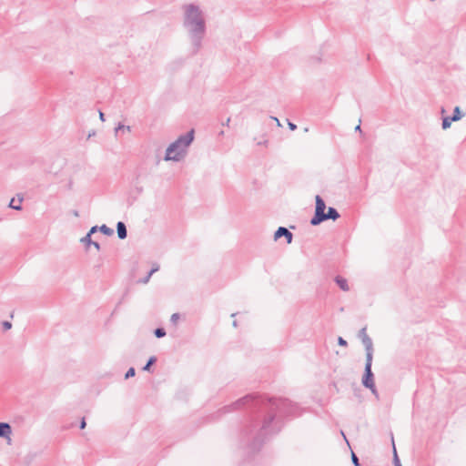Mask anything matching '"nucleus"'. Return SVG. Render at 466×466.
Wrapping results in <instances>:
<instances>
[{
  "instance_id": "obj_1",
  "label": "nucleus",
  "mask_w": 466,
  "mask_h": 466,
  "mask_svg": "<svg viewBox=\"0 0 466 466\" xmlns=\"http://www.w3.org/2000/svg\"><path fill=\"white\" fill-rule=\"evenodd\" d=\"M183 27L190 42L191 54H198L207 32L205 14L199 5L187 4L183 6Z\"/></svg>"
},
{
  "instance_id": "obj_2",
  "label": "nucleus",
  "mask_w": 466,
  "mask_h": 466,
  "mask_svg": "<svg viewBox=\"0 0 466 466\" xmlns=\"http://www.w3.org/2000/svg\"><path fill=\"white\" fill-rule=\"evenodd\" d=\"M194 140V130L181 135L177 140L172 142L167 148L164 157L165 161H180L185 157L187 148Z\"/></svg>"
},
{
  "instance_id": "obj_3",
  "label": "nucleus",
  "mask_w": 466,
  "mask_h": 466,
  "mask_svg": "<svg viewBox=\"0 0 466 466\" xmlns=\"http://www.w3.org/2000/svg\"><path fill=\"white\" fill-rule=\"evenodd\" d=\"M316 208H315V215L310 220V224L313 226H317L319 223H321V218H323L324 211L326 208V204L324 200L319 197V195L316 196Z\"/></svg>"
},
{
  "instance_id": "obj_4",
  "label": "nucleus",
  "mask_w": 466,
  "mask_h": 466,
  "mask_svg": "<svg viewBox=\"0 0 466 466\" xmlns=\"http://www.w3.org/2000/svg\"><path fill=\"white\" fill-rule=\"evenodd\" d=\"M372 360H366L365 370L362 378V384L366 388H372L374 380L373 373L371 371Z\"/></svg>"
},
{
  "instance_id": "obj_5",
  "label": "nucleus",
  "mask_w": 466,
  "mask_h": 466,
  "mask_svg": "<svg viewBox=\"0 0 466 466\" xmlns=\"http://www.w3.org/2000/svg\"><path fill=\"white\" fill-rule=\"evenodd\" d=\"M281 237L286 238L288 244H290L292 242V238H293L292 233L288 228H286L284 227H279L274 234L275 239H279Z\"/></svg>"
},
{
  "instance_id": "obj_6",
  "label": "nucleus",
  "mask_w": 466,
  "mask_h": 466,
  "mask_svg": "<svg viewBox=\"0 0 466 466\" xmlns=\"http://www.w3.org/2000/svg\"><path fill=\"white\" fill-rule=\"evenodd\" d=\"M12 428L7 422H0V438H5L11 442Z\"/></svg>"
},
{
  "instance_id": "obj_7",
  "label": "nucleus",
  "mask_w": 466,
  "mask_h": 466,
  "mask_svg": "<svg viewBox=\"0 0 466 466\" xmlns=\"http://www.w3.org/2000/svg\"><path fill=\"white\" fill-rule=\"evenodd\" d=\"M366 350V360L373 359V344L370 337L361 339Z\"/></svg>"
},
{
  "instance_id": "obj_8",
  "label": "nucleus",
  "mask_w": 466,
  "mask_h": 466,
  "mask_svg": "<svg viewBox=\"0 0 466 466\" xmlns=\"http://www.w3.org/2000/svg\"><path fill=\"white\" fill-rule=\"evenodd\" d=\"M339 218V214L336 208L329 207L328 212L324 213L321 222L327 219L336 220Z\"/></svg>"
},
{
  "instance_id": "obj_9",
  "label": "nucleus",
  "mask_w": 466,
  "mask_h": 466,
  "mask_svg": "<svg viewBox=\"0 0 466 466\" xmlns=\"http://www.w3.org/2000/svg\"><path fill=\"white\" fill-rule=\"evenodd\" d=\"M80 241L88 248L89 246H93L96 250H100V245L96 241H93L91 239V236L86 235L83 237Z\"/></svg>"
},
{
  "instance_id": "obj_10",
  "label": "nucleus",
  "mask_w": 466,
  "mask_h": 466,
  "mask_svg": "<svg viewBox=\"0 0 466 466\" xmlns=\"http://www.w3.org/2000/svg\"><path fill=\"white\" fill-rule=\"evenodd\" d=\"M116 232H117V236L120 239H125L127 238V228H126V225L119 221L117 222L116 224Z\"/></svg>"
},
{
  "instance_id": "obj_11",
  "label": "nucleus",
  "mask_w": 466,
  "mask_h": 466,
  "mask_svg": "<svg viewBox=\"0 0 466 466\" xmlns=\"http://www.w3.org/2000/svg\"><path fill=\"white\" fill-rule=\"evenodd\" d=\"M335 282L337 283V285L343 290V291H348L350 289V287L348 285V281L346 279L340 277V276H337L335 278Z\"/></svg>"
},
{
  "instance_id": "obj_12",
  "label": "nucleus",
  "mask_w": 466,
  "mask_h": 466,
  "mask_svg": "<svg viewBox=\"0 0 466 466\" xmlns=\"http://www.w3.org/2000/svg\"><path fill=\"white\" fill-rule=\"evenodd\" d=\"M251 400H253V397L251 395H247L239 400H238L234 404V409H238L240 406L246 405L248 402H249Z\"/></svg>"
},
{
  "instance_id": "obj_13",
  "label": "nucleus",
  "mask_w": 466,
  "mask_h": 466,
  "mask_svg": "<svg viewBox=\"0 0 466 466\" xmlns=\"http://www.w3.org/2000/svg\"><path fill=\"white\" fill-rule=\"evenodd\" d=\"M22 201H23L22 198H20L17 201H15V198H12L9 203V208L15 209V210H21L22 209V207H21Z\"/></svg>"
},
{
  "instance_id": "obj_14",
  "label": "nucleus",
  "mask_w": 466,
  "mask_h": 466,
  "mask_svg": "<svg viewBox=\"0 0 466 466\" xmlns=\"http://www.w3.org/2000/svg\"><path fill=\"white\" fill-rule=\"evenodd\" d=\"M462 117V114L461 113L460 107L456 106L453 111V116H451V119H453V121H458Z\"/></svg>"
},
{
  "instance_id": "obj_15",
  "label": "nucleus",
  "mask_w": 466,
  "mask_h": 466,
  "mask_svg": "<svg viewBox=\"0 0 466 466\" xmlns=\"http://www.w3.org/2000/svg\"><path fill=\"white\" fill-rule=\"evenodd\" d=\"M391 441H392V445H393V455H394L393 456V461H394V465L395 466H401V464L400 462V460H399V457H398V454H397V451H396L393 437L391 438Z\"/></svg>"
},
{
  "instance_id": "obj_16",
  "label": "nucleus",
  "mask_w": 466,
  "mask_h": 466,
  "mask_svg": "<svg viewBox=\"0 0 466 466\" xmlns=\"http://www.w3.org/2000/svg\"><path fill=\"white\" fill-rule=\"evenodd\" d=\"M99 230L106 236H111L114 233V230L106 225H102L101 227H99Z\"/></svg>"
},
{
  "instance_id": "obj_17",
  "label": "nucleus",
  "mask_w": 466,
  "mask_h": 466,
  "mask_svg": "<svg viewBox=\"0 0 466 466\" xmlns=\"http://www.w3.org/2000/svg\"><path fill=\"white\" fill-rule=\"evenodd\" d=\"M451 122H453V119H451V116H445L442 119V128L447 129L451 127Z\"/></svg>"
},
{
  "instance_id": "obj_18",
  "label": "nucleus",
  "mask_w": 466,
  "mask_h": 466,
  "mask_svg": "<svg viewBox=\"0 0 466 466\" xmlns=\"http://www.w3.org/2000/svg\"><path fill=\"white\" fill-rule=\"evenodd\" d=\"M120 130H127L128 132H130L131 130V127L129 126H125L121 123H119L117 125V127L115 128V134L117 135V133L120 131Z\"/></svg>"
},
{
  "instance_id": "obj_19",
  "label": "nucleus",
  "mask_w": 466,
  "mask_h": 466,
  "mask_svg": "<svg viewBox=\"0 0 466 466\" xmlns=\"http://www.w3.org/2000/svg\"><path fill=\"white\" fill-rule=\"evenodd\" d=\"M166 335V331L162 328H158L155 329V336L157 338H163Z\"/></svg>"
},
{
  "instance_id": "obj_20",
  "label": "nucleus",
  "mask_w": 466,
  "mask_h": 466,
  "mask_svg": "<svg viewBox=\"0 0 466 466\" xmlns=\"http://www.w3.org/2000/svg\"><path fill=\"white\" fill-rule=\"evenodd\" d=\"M155 362H156V358H155V357H151V358L148 360L147 363L143 367V370H149L150 366H151L152 364H154Z\"/></svg>"
},
{
  "instance_id": "obj_21",
  "label": "nucleus",
  "mask_w": 466,
  "mask_h": 466,
  "mask_svg": "<svg viewBox=\"0 0 466 466\" xmlns=\"http://www.w3.org/2000/svg\"><path fill=\"white\" fill-rule=\"evenodd\" d=\"M273 419H274V417H273V416H271V417H269L268 420H266L264 421V423H263V427H262V429H263L264 431H266V430L268 428V426H269V424L271 423V421L273 420Z\"/></svg>"
},
{
  "instance_id": "obj_22",
  "label": "nucleus",
  "mask_w": 466,
  "mask_h": 466,
  "mask_svg": "<svg viewBox=\"0 0 466 466\" xmlns=\"http://www.w3.org/2000/svg\"><path fill=\"white\" fill-rule=\"evenodd\" d=\"M135 376V369L134 368H129L128 370L127 371L126 375H125V378L126 379H129L131 377H134Z\"/></svg>"
},
{
  "instance_id": "obj_23",
  "label": "nucleus",
  "mask_w": 466,
  "mask_h": 466,
  "mask_svg": "<svg viewBox=\"0 0 466 466\" xmlns=\"http://www.w3.org/2000/svg\"><path fill=\"white\" fill-rule=\"evenodd\" d=\"M351 461L355 466H360L359 459L354 452L351 453Z\"/></svg>"
},
{
  "instance_id": "obj_24",
  "label": "nucleus",
  "mask_w": 466,
  "mask_h": 466,
  "mask_svg": "<svg viewBox=\"0 0 466 466\" xmlns=\"http://www.w3.org/2000/svg\"><path fill=\"white\" fill-rule=\"evenodd\" d=\"M178 319H179V314L178 313H174V314L171 315L170 320L174 324H176Z\"/></svg>"
},
{
  "instance_id": "obj_25",
  "label": "nucleus",
  "mask_w": 466,
  "mask_h": 466,
  "mask_svg": "<svg viewBox=\"0 0 466 466\" xmlns=\"http://www.w3.org/2000/svg\"><path fill=\"white\" fill-rule=\"evenodd\" d=\"M159 269V266L158 264H154L153 265V268H151V270L149 271V276H152L155 272L158 271Z\"/></svg>"
},
{
  "instance_id": "obj_26",
  "label": "nucleus",
  "mask_w": 466,
  "mask_h": 466,
  "mask_svg": "<svg viewBox=\"0 0 466 466\" xmlns=\"http://www.w3.org/2000/svg\"><path fill=\"white\" fill-rule=\"evenodd\" d=\"M360 338L362 339H364L365 337H369L367 332H366V328H362L360 330V334H359Z\"/></svg>"
},
{
  "instance_id": "obj_27",
  "label": "nucleus",
  "mask_w": 466,
  "mask_h": 466,
  "mask_svg": "<svg viewBox=\"0 0 466 466\" xmlns=\"http://www.w3.org/2000/svg\"><path fill=\"white\" fill-rule=\"evenodd\" d=\"M99 229V228L97 226H94L90 228V230L88 231V233L86 235L88 236H92V234H94L95 232H96V230Z\"/></svg>"
},
{
  "instance_id": "obj_28",
  "label": "nucleus",
  "mask_w": 466,
  "mask_h": 466,
  "mask_svg": "<svg viewBox=\"0 0 466 466\" xmlns=\"http://www.w3.org/2000/svg\"><path fill=\"white\" fill-rule=\"evenodd\" d=\"M150 278H151V276H149V273H148L147 276H145L144 279H140L139 282L143 283V284H147L149 281Z\"/></svg>"
},
{
  "instance_id": "obj_29",
  "label": "nucleus",
  "mask_w": 466,
  "mask_h": 466,
  "mask_svg": "<svg viewBox=\"0 0 466 466\" xmlns=\"http://www.w3.org/2000/svg\"><path fill=\"white\" fill-rule=\"evenodd\" d=\"M338 343L340 346H347V341L341 337H339Z\"/></svg>"
},
{
  "instance_id": "obj_30",
  "label": "nucleus",
  "mask_w": 466,
  "mask_h": 466,
  "mask_svg": "<svg viewBox=\"0 0 466 466\" xmlns=\"http://www.w3.org/2000/svg\"><path fill=\"white\" fill-rule=\"evenodd\" d=\"M257 144L258 146H265V147H267L268 146V140L267 139L259 140V141L257 142Z\"/></svg>"
},
{
  "instance_id": "obj_31",
  "label": "nucleus",
  "mask_w": 466,
  "mask_h": 466,
  "mask_svg": "<svg viewBox=\"0 0 466 466\" xmlns=\"http://www.w3.org/2000/svg\"><path fill=\"white\" fill-rule=\"evenodd\" d=\"M371 392L378 398L379 397V394H378V391L376 390V387H375V383H373V387L372 388H369Z\"/></svg>"
},
{
  "instance_id": "obj_32",
  "label": "nucleus",
  "mask_w": 466,
  "mask_h": 466,
  "mask_svg": "<svg viewBox=\"0 0 466 466\" xmlns=\"http://www.w3.org/2000/svg\"><path fill=\"white\" fill-rule=\"evenodd\" d=\"M3 326H4V329H11L12 324H11L10 322H8V321H5V322L3 323Z\"/></svg>"
},
{
  "instance_id": "obj_33",
  "label": "nucleus",
  "mask_w": 466,
  "mask_h": 466,
  "mask_svg": "<svg viewBox=\"0 0 466 466\" xmlns=\"http://www.w3.org/2000/svg\"><path fill=\"white\" fill-rule=\"evenodd\" d=\"M288 125H289V129L292 131L297 128V126L295 124H293L292 122H289Z\"/></svg>"
},
{
  "instance_id": "obj_34",
  "label": "nucleus",
  "mask_w": 466,
  "mask_h": 466,
  "mask_svg": "<svg viewBox=\"0 0 466 466\" xmlns=\"http://www.w3.org/2000/svg\"><path fill=\"white\" fill-rule=\"evenodd\" d=\"M85 427H86V420H85V419H83L80 423V429H84Z\"/></svg>"
},
{
  "instance_id": "obj_35",
  "label": "nucleus",
  "mask_w": 466,
  "mask_h": 466,
  "mask_svg": "<svg viewBox=\"0 0 466 466\" xmlns=\"http://www.w3.org/2000/svg\"><path fill=\"white\" fill-rule=\"evenodd\" d=\"M272 119L274 120V122H277V125H278L279 127H280V126H281V124H280L279 120L277 117L273 116V117H272Z\"/></svg>"
},
{
  "instance_id": "obj_36",
  "label": "nucleus",
  "mask_w": 466,
  "mask_h": 466,
  "mask_svg": "<svg viewBox=\"0 0 466 466\" xmlns=\"http://www.w3.org/2000/svg\"><path fill=\"white\" fill-rule=\"evenodd\" d=\"M99 118H100L102 121H105V116H104V113H102L101 111L99 112Z\"/></svg>"
},
{
  "instance_id": "obj_37",
  "label": "nucleus",
  "mask_w": 466,
  "mask_h": 466,
  "mask_svg": "<svg viewBox=\"0 0 466 466\" xmlns=\"http://www.w3.org/2000/svg\"><path fill=\"white\" fill-rule=\"evenodd\" d=\"M355 130H357V131H360V125H358V126L355 127Z\"/></svg>"
},
{
  "instance_id": "obj_38",
  "label": "nucleus",
  "mask_w": 466,
  "mask_h": 466,
  "mask_svg": "<svg viewBox=\"0 0 466 466\" xmlns=\"http://www.w3.org/2000/svg\"><path fill=\"white\" fill-rule=\"evenodd\" d=\"M229 122H230V118L228 117V118L227 119V121H226V125H227V126H228Z\"/></svg>"
},
{
  "instance_id": "obj_39",
  "label": "nucleus",
  "mask_w": 466,
  "mask_h": 466,
  "mask_svg": "<svg viewBox=\"0 0 466 466\" xmlns=\"http://www.w3.org/2000/svg\"><path fill=\"white\" fill-rule=\"evenodd\" d=\"M74 215H75L76 217H77V216H78V212H77V211H75V212H74Z\"/></svg>"
},
{
  "instance_id": "obj_40",
  "label": "nucleus",
  "mask_w": 466,
  "mask_h": 466,
  "mask_svg": "<svg viewBox=\"0 0 466 466\" xmlns=\"http://www.w3.org/2000/svg\"><path fill=\"white\" fill-rule=\"evenodd\" d=\"M445 113V109L442 107L441 108V114H444Z\"/></svg>"
},
{
  "instance_id": "obj_41",
  "label": "nucleus",
  "mask_w": 466,
  "mask_h": 466,
  "mask_svg": "<svg viewBox=\"0 0 466 466\" xmlns=\"http://www.w3.org/2000/svg\"><path fill=\"white\" fill-rule=\"evenodd\" d=\"M233 326H234V327H237V321H234V322H233Z\"/></svg>"
}]
</instances>
